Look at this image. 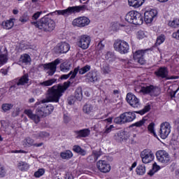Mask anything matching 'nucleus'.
I'll return each mask as SVG.
<instances>
[{"mask_svg":"<svg viewBox=\"0 0 179 179\" xmlns=\"http://www.w3.org/2000/svg\"><path fill=\"white\" fill-rule=\"evenodd\" d=\"M69 85H71V82L65 83L64 86L54 85L48 90L46 99L35 103V107L38 106L36 111L41 117H47L54 111V106L46 105L45 103H58L62 97V93H65V91L69 87Z\"/></svg>","mask_w":179,"mask_h":179,"instance_id":"1","label":"nucleus"},{"mask_svg":"<svg viewBox=\"0 0 179 179\" xmlns=\"http://www.w3.org/2000/svg\"><path fill=\"white\" fill-rule=\"evenodd\" d=\"M31 23L33 26H35V27L45 33L52 31L55 29V22L52 19L47 17H43L38 21L31 22Z\"/></svg>","mask_w":179,"mask_h":179,"instance_id":"2","label":"nucleus"},{"mask_svg":"<svg viewBox=\"0 0 179 179\" xmlns=\"http://www.w3.org/2000/svg\"><path fill=\"white\" fill-rule=\"evenodd\" d=\"M134 90L137 93L143 94H151V96H159L160 94V88L154 85L136 82Z\"/></svg>","mask_w":179,"mask_h":179,"instance_id":"3","label":"nucleus"},{"mask_svg":"<svg viewBox=\"0 0 179 179\" xmlns=\"http://www.w3.org/2000/svg\"><path fill=\"white\" fill-rule=\"evenodd\" d=\"M125 21L132 24L139 25L143 24V16L138 11H129L125 15Z\"/></svg>","mask_w":179,"mask_h":179,"instance_id":"4","label":"nucleus"},{"mask_svg":"<svg viewBox=\"0 0 179 179\" xmlns=\"http://www.w3.org/2000/svg\"><path fill=\"white\" fill-rule=\"evenodd\" d=\"M135 112H125L121 114L119 117L114 119L113 122L115 124H118L120 125L122 124H127V122H132L135 118H136V115Z\"/></svg>","mask_w":179,"mask_h":179,"instance_id":"5","label":"nucleus"},{"mask_svg":"<svg viewBox=\"0 0 179 179\" xmlns=\"http://www.w3.org/2000/svg\"><path fill=\"white\" fill-rule=\"evenodd\" d=\"M85 9H86V6L85 5L76 6L68 7L66 9L64 10H56L55 13H57V15H62V16L68 17V16L73 13H79V12H82V10H85Z\"/></svg>","mask_w":179,"mask_h":179,"instance_id":"6","label":"nucleus"},{"mask_svg":"<svg viewBox=\"0 0 179 179\" xmlns=\"http://www.w3.org/2000/svg\"><path fill=\"white\" fill-rule=\"evenodd\" d=\"M113 47L115 51H117L120 54H128L129 52V44H128L125 41H115Z\"/></svg>","mask_w":179,"mask_h":179,"instance_id":"7","label":"nucleus"},{"mask_svg":"<svg viewBox=\"0 0 179 179\" xmlns=\"http://www.w3.org/2000/svg\"><path fill=\"white\" fill-rule=\"evenodd\" d=\"M156 156L158 162L162 163V164H164V166H167V164L171 162L170 155H169V152L164 150H158L156 152Z\"/></svg>","mask_w":179,"mask_h":179,"instance_id":"8","label":"nucleus"},{"mask_svg":"<svg viewBox=\"0 0 179 179\" xmlns=\"http://www.w3.org/2000/svg\"><path fill=\"white\" fill-rule=\"evenodd\" d=\"M59 64H61V61L59 59H56L50 63L43 64L44 71H46L49 76H52L57 72V65H59Z\"/></svg>","mask_w":179,"mask_h":179,"instance_id":"9","label":"nucleus"},{"mask_svg":"<svg viewBox=\"0 0 179 179\" xmlns=\"http://www.w3.org/2000/svg\"><path fill=\"white\" fill-rule=\"evenodd\" d=\"M92 38L88 35H81L78 37L77 45L82 50H87L90 46Z\"/></svg>","mask_w":179,"mask_h":179,"instance_id":"10","label":"nucleus"},{"mask_svg":"<svg viewBox=\"0 0 179 179\" xmlns=\"http://www.w3.org/2000/svg\"><path fill=\"white\" fill-rule=\"evenodd\" d=\"M171 132V124L169 122H164L160 124L159 135L162 139H166Z\"/></svg>","mask_w":179,"mask_h":179,"instance_id":"11","label":"nucleus"},{"mask_svg":"<svg viewBox=\"0 0 179 179\" xmlns=\"http://www.w3.org/2000/svg\"><path fill=\"white\" fill-rule=\"evenodd\" d=\"M126 100L129 106L133 107V108H141V107H142V104L141 103L139 99L132 93H128L127 94Z\"/></svg>","mask_w":179,"mask_h":179,"instance_id":"12","label":"nucleus"},{"mask_svg":"<svg viewBox=\"0 0 179 179\" xmlns=\"http://www.w3.org/2000/svg\"><path fill=\"white\" fill-rule=\"evenodd\" d=\"M141 158L144 164H148L153 162L155 159V154H153L152 150L145 149L141 152Z\"/></svg>","mask_w":179,"mask_h":179,"instance_id":"13","label":"nucleus"},{"mask_svg":"<svg viewBox=\"0 0 179 179\" xmlns=\"http://www.w3.org/2000/svg\"><path fill=\"white\" fill-rule=\"evenodd\" d=\"M155 75L157 78H161L162 79H166V80H170V79H177L174 76H169V69L166 66H161L155 71Z\"/></svg>","mask_w":179,"mask_h":179,"instance_id":"14","label":"nucleus"},{"mask_svg":"<svg viewBox=\"0 0 179 179\" xmlns=\"http://www.w3.org/2000/svg\"><path fill=\"white\" fill-rule=\"evenodd\" d=\"M72 24L74 27H85V26L90 24V20L87 17H80L74 19L72 22Z\"/></svg>","mask_w":179,"mask_h":179,"instance_id":"15","label":"nucleus"},{"mask_svg":"<svg viewBox=\"0 0 179 179\" xmlns=\"http://www.w3.org/2000/svg\"><path fill=\"white\" fill-rule=\"evenodd\" d=\"M156 16H157V10L154 9L147 10L144 13V20L147 24L152 23Z\"/></svg>","mask_w":179,"mask_h":179,"instance_id":"16","label":"nucleus"},{"mask_svg":"<svg viewBox=\"0 0 179 179\" xmlns=\"http://www.w3.org/2000/svg\"><path fill=\"white\" fill-rule=\"evenodd\" d=\"M79 71V68H76L74 69L73 71H70L69 74H64V75H62L61 77H60V79L62 80H66L68 78H69V80L66 81V82H64L63 85H59L57 86H64L65 85V83H68V82H70V85L69 86H71V80H72V79H75V78H76V76L78 75V72Z\"/></svg>","mask_w":179,"mask_h":179,"instance_id":"17","label":"nucleus"},{"mask_svg":"<svg viewBox=\"0 0 179 179\" xmlns=\"http://www.w3.org/2000/svg\"><path fill=\"white\" fill-rule=\"evenodd\" d=\"M96 167L101 173H109L111 170V166L105 160H99L96 163Z\"/></svg>","mask_w":179,"mask_h":179,"instance_id":"18","label":"nucleus"},{"mask_svg":"<svg viewBox=\"0 0 179 179\" xmlns=\"http://www.w3.org/2000/svg\"><path fill=\"white\" fill-rule=\"evenodd\" d=\"M24 114L30 118V120H32L35 124H38L41 121V117L40 115L37 113V109L36 110V114L33 113V110L30 109H27L24 110Z\"/></svg>","mask_w":179,"mask_h":179,"instance_id":"19","label":"nucleus"},{"mask_svg":"<svg viewBox=\"0 0 179 179\" xmlns=\"http://www.w3.org/2000/svg\"><path fill=\"white\" fill-rule=\"evenodd\" d=\"M145 50H137L134 54V59L135 62H138V64H141V65H143L145 64Z\"/></svg>","mask_w":179,"mask_h":179,"instance_id":"20","label":"nucleus"},{"mask_svg":"<svg viewBox=\"0 0 179 179\" xmlns=\"http://www.w3.org/2000/svg\"><path fill=\"white\" fill-rule=\"evenodd\" d=\"M56 49L60 54H66L71 50V45L66 42H61L57 44Z\"/></svg>","mask_w":179,"mask_h":179,"instance_id":"21","label":"nucleus"},{"mask_svg":"<svg viewBox=\"0 0 179 179\" xmlns=\"http://www.w3.org/2000/svg\"><path fill=\"white\" fill-rule=\"evenodd\" d=\"M29 83V74H24L22 76L15 85L10 87V89H17V86H23Z\"/></svg>","mask_w":179,"mask_h":179,"instance_id":"22","label":"nucleus"},{"mask_svg":"<svg viewBox=\"0 0 179 179\" xmlns=\"http://www.w3.org/2000/svg\"><path fill=\"white\" fill-rule=\"evenodd\" d=\"M23 143L25 146H27V148H31V146H35V148H40L43 145V143H36L34 142V139L30 137H27L26 138H24V140L23 141Z\"/></svg>","mask_w":179,"mask_h":179,"instance_id":"23","label":"nucleus"},{"mask_svg":"<svg viewBox=\"0 0 179 179\" xmlns=\"http://www.w3.org/2000/svg\"><path fill=\"white\" fill-rule=\"evenodd\" d=\"M87 79L89 82L94 83L95 82H99L100 77L99 76V74H97V71H91L87 74Z\"/></svg>","mask_w":179,"mask_h":179,"instance_id":"24","label":"nucleus"},{"mask_svg":"<svg viewBox=\"0 0 179 179\" xmlns=\"http://www.w3.org/2000/svg\"><path fill=\"white\" fill-rule=\"evenodd\" d=\"M127 134L128 133L127 131H120L114 135L113 138L117 142H122L124 139L128 138Z\"/></svg>","mask_w":179,"mask_h":179,"instance_id":"25","label":"nucleus"},{"mask_svg":"<svg viewBox=\"0 0 179 179\" xmlns=\"http://www.w3.org/2000/svg\"><path fill=\"white\" fill-rule=\"evenodd\" d=\"M101 156V152L100 151H92V154L87 157V161L90 163H94Z\"/></svg>","mask_w":179,"mask_h":179,"instance_id":"26","label":"nucleus"},{"mask_svg":"<svg viewBox=\"0 0 179 179\" xmlns=\"http://www.w3.org/2000/svg\"><path fill=\"white\" fill-rule=\"evenodd\" d=\"M75 132L77 135V139H80V138H87V136H89V135H90V130L87 129L76 131Z\"/></svg>","mask_w":179,"mask_h":179,"instance_id":"27","label":"nucleus"},{"mask_svg":"<svg viewBox=\"0 0 179 179\" xmlns=\"http://www.w3.org/2000/svg\"><path fill=\"white\" fill-rule=\"evenodd\" d=\"M14 24H15V19H10L8 20H6L2 22V26L3 29H6V30H10V29H12Z\"/></svg>","mask_w":179,"mask_h":179,"instance_id":"28","label":"nucleus"},{"mask_svg":"<svg viewBox=\"0 0 179 179\" xmlns=\"http://www.w3.org/2000/svg\"><path fill=\"white\" fill-rule=\"evenodd\" d=\"M101 71L103 75H108L109 73H111V67L108 63L103 62L101 66Z\"/></svg>","mask_w":179,"mask_h":179,"instance_id":"29","label":"nucleus"},{"mask_svg":"<svg viewBox=\"0 0 179 179\" xmlns=\"http://www.w3.org/2000/svg\"><path fill=\"white\" fill-rule=\"evenodd\" d=\"M129 5L133 6L134 8H139L143 5L145 0H128Z\"/></svg>","mask_w":179,"mask_h":179,"instance_id":"30","label":"nucleus"},{"mask_svg":"<svg viewBox=\"0 0 179 179\" xmlns=\"http://www.w3.org/2000/svg\"><path fill=\"white\" fill-rule=\"evenodd\" d=\"M73 157V154L71 150H65L60 153V157H62V159H64V160H69V159H71V157Z\"/></svg>","mask_w":179,"mask_h":179,"instance_id":"31","label":"nucleus"},{"mask_svg":"<svg viewBox=\"0 0 179 179\" xmlns=\"http://www.w3.org/2000/svg\"><path fill=\"white\" fill-rule=\"evenodd\" d=\"M31 62V58H30V55L27 54H24L21 55L20 58V62H22V64H25L27 65V64H30Z\"/></svg>","mask_w":179,"mask_h":179,"instance_id":"32","label":"nucleus"},{"mask_svg":"<svg viewBox=\"0 0 179 179\" xmlns=\"http://www.w3.org/2000/svg\"><path fill=\"white\" fill-rule=\"evenodd\" d=\"M55 82H57V79L52 78V79L43 81L42 83H40L39 85L40 86H43V87H47L48 86H52V85H54Z\"/></svg>","mask_w":179,"mask_h":179,"instance_id":"33","label":"nucleus"},{"mask_svg":"<svg viewBox=\"0 0 179 179\" xmlns=\"http://www.w3.org/2000/svg\"><path fill=\"white\" fill-rule=\"evenodd\" d=\"M60 71L62 72H69L71 71V64L68 62H64L60 64Z\"/></svg>","mask_w":179,"mask_h":179,"instance_id":"34","label":"nucleus"},{"mask_svg":"<svg viewBox=\"0 0 179 179\" xmlns=\"http://www.w3.org/2000/svg\"><path fill=\"white\" fill-rule=\"evenodd\" d=\"M73 150L76 153H78V155H81V156H86V150L82 149L79 145H74L73 147Z\"/></svg>","mask_w":179,"mask_h":179,"instance_id":"35","label":"nucleus"},{"mask_svg":"<svg viewBox=\"0 0 179 179\" xmlns=\"http://www.w3.org/2000/svg\"><path fill=\"white\" fill-rule=\"evenodd\" d=\"M136 171L138 176H143L145 173H146V166H145L143 164L138 165Z\"/></svg>","mask_w":179,"mask_h":179,"instance_id":"36","label":"nucleus"},{"mask_svg":"<svg viewBox=\"0 0 179 179\" xmlns=\"http://www.w3.org/2000/svg\"><path fill=\"white\" fill-rule=\"evenodd\" d=\"M33 136L36 139H40V138H48V136H50V134L45 131H40L39 133L34 134Z\"/></svg>","mask_w":179,"mask_h":179,"instance_id":"37","label":"nucleus"},{"mask_svg":"<svg viewBox=\"0 0 179 179\" xmlns=\"http://www.w3.org/2000/svg\"><path fill=\"white\" fill-rule=\"evenodd\" d=\"M75 98L80 101L83 99V94L82 93V87H79L76 90L75 92Z\"/></svg>","mask_w":179,"mask_h":179,"instance_id":"38","label":"nucleus"},{"mask_svg":"<svg viewBox=\"0 0 179 179\" xmlns=\"http://www.w3.org/2000/svg\"><path fill=\"white\" fill-rule=\"evenodd\" d=\"M17 166L21 171H27V169L30 168V166L24 162H19Z\"/></svg>","mask_w":179,"mask_h":179,"instance_id":"39","label":"nucleus"},{"mask_svg":"<svg viewBox=\"0 0 179 179\" xmlns=\"http://www.w3.org/2000/svg\"><path fill=\"white\" fill-rule=\"evenodd\" d=\"M78 68V71L80 75H85V73H86L87 72H89V71H90V69H92V67L90 65H86L83 68L79 69Z\"/></svg>","mask_w":179,"mask_h":179,"instance_id":"40","label":"nucleus"},{"mask_svg":"<svg viewBox=\"0 0 179 179\" xmlns=\"http://www.w3.org/2000/svg\"><path fill=\"white\" fill-rule=\"evenodd\" d=\"M146 120L143 118L141 120H139L131 125V127H136L137 128H141V127H145Z\"/></svg>","mask_w":179,"mask_h":179,"instance_id":"41","label":"nucleus"},{"mask_svg":"<svg viewBox=\"0 0 179 179\" xmlns=\"http://www.w3.org/2000/svg\"><path fill=\"white\" fill-rule=\"evenodd\" d=\"M169 26L173 27V29H177L179 27V18H176L172 21L169 22Z\"/></svg>","mask_w":179,"mask_h":179,"instance_id":"42","label":"nucleus"},{"mask_svg":"<svg viewBox=\"0 0 179 179\" xmlns=\"http://www.w3.org/2000/svg\"><path fill=\"white\" fill-rule=\"evenodd\" d=\"M83 111L85 114H90L93 111V106L90 103H87L83 106Z\"/></svg>","mask_w":179,"mask_h":179,"instance_id":"43","label":"nucleus"},{"mask_svg":"<svg viewBox=\"0 0 179 179\" xmlns=\"http://www.w3.org/2000/svg\"><path fill=\"white\" fill-rule=\"evenodd\" d=\"M164 41H166V36L161 34L157 36L155 45H160L161 44H163Z\"/></svg>","mask_w":179,"mask_h":179,"instance_id":"44","label":"nucleus"},{"mask_svg":"<svg viewBox=\"0 0 179 179\" xmlns=\"http://www.w3.org/2000/svg\"><path fill=\"white\" fill-rule=\"evenodd\" d=\"M150 110V105H147L144 107V108L139 111H136V114H140V115H143V114H146V113Z\"/></svg>","mask_w":179,"mask_h":179,"instance_id":"45","label":"nucleus"},{"mask_svg":"<svg viewBox=\"0 0 179 179\" xmlns=\"http://www.w3.org/2000/svg\"><path fill=\"white\" fill-rule=\"evenodd\" d=\"M148 129L150 134H152L155 138H157V134H156V132L155 131V123H150L148 127Z\"/></svg>","mask_w":179,"mask_h":179,"instance_id":"46","label":"nucleus"},{"mask_svg":"<svg viewBox=\"0 0 179 179\" xmlns=\"http://www.w3.org/2000/svg\"><path fill=\"white\" fill-rule=\"evenodd\" d=\"M6 62H8V57L6 55L2 54L0 49V65H3V64H6Z\"/></svg>","mask_w":179,"mask_h":179,"instance_id":"47","label":"nucleus"},{"mask_svg":"<svg viewBox=\"0 0 179 179\" xmlns=\"http://www.w3.org/2000/svg\"><path fill=\"white\" fill-rule=\"evenodd\" d=\"M114 128V125H110L109 127H107L105 130L101 131V135L102 136H107L108 134H110L111 129Z\"/></svg>","mask_w":179,"mask_h":179,"instance_id":"48","label":"nucleus"},{"mask_svg":"<svg viewBox=\"0 0 179 179\" xmlns=\"http://www.w3.org/2000/svg\"><path fill=\"white\" fill-rule=\"evenodd\" d=\"M2 110L6 113V111H9L11 108H13V105L11 103H3L1 106Z\"/></svg>","mask_w":179,"mask_h":179,"instance_id":"49","label":"nucleus"},{"mask_svg":"<svg viewBox=\"0 0 179 179\" xmlns=\"http://www.w3.org/2000/svg\"><path fill=\"white\" fill-rule=\"evenodd\" d=\"M45 170L44 169H39L37 171L34 173V177L36 178H40L42 176H44Z\"/></svg>","mask_w":179,"mask_h":179,"instance_id":"50","label":"nucleus"},{"mask_svg":"<svg viewBox=\"0 0 179 179\" xmlns=\"http://www.w3.org/2000/svg\"><path fill=\"white\" fill-rule=\"evenodd\" d=\"M6 176V170L5 169V166L0 164V178H3Z\"/></svg>","mask_w":179,"mask_h":179,"instance_id":"51","label":"nucleus"},{"mask_svg":"<svg viewBox=\"0 0 179 179\" xmlns=\"http://www.w3.org/2000/svg\"><path fill=\"white\" fill-rule=\"evenodd\" d=\"M29 20V15L27 13H25L22 15V16L20 18V22L22 23H26Z\"/></svg>","mask_w":179,"mask_h":179,"instance_id":"52","label":"nucleus"},{"mask_svg":"<svg viewBox=\"0 0 179 179\" xmlns=\"http://www.w3.org/2000/svg\"><path fill=\"white\" fill-rule=\"evenodd\" d=\"M146 37V34L143 31H138L137 32V38L138 40H142V38H145Z\"/></svg>","mask_w":179,"mask_h":179,"instance_id":"53","label":"nucleus"},{"mask_svg":"<svg viewBox=\"0 0 179 179\" xmlns=\"http://www.w3.org/2000/svg\"><path fill=\"white\" fill-rule=\"evenodd\" d=\"M42 14H43V11H38L32 15V20H37V19H38V17H40V15H41Z\"/></svg>","mask_w":179,"mask_h":179,"instance_id":"54","label":"nucleus"},{"mask_svg":"<svg viewBox=\"0 0 179 179\" xmlns=\"http://www.w3.org/2000/svg\"><path fill=\"white\" fill-rule=\"evenodd\" d=\"M96 50L98 51H101L102 50H104V44L102 41H101L96 45Z\"/></svg>","mask_w":179,"mask_h":179,"instance_id":"55","label":"nucleus"},{"mask_svg":"<svg viewBox=\"0 0 179 179\" xmlns=\"http://www.w3.org/2000/svg\"><path fill=\"white\" fill-rule=\"evenodd\" d=\"M20 113V108H16L12 113V117H17Z\"/></svg>","mask_w":179,"mask_h":179,"instance_id":"56","label":"nucleus"},{"mask_svg":"<svg viewBox=\"0 0 179 179\" xmlns=\"http://www.w3.org/2000/svg\"><path fill=\"white\" fill-rule=\"evenodd\" d=\"M114 58V54L111 52H108L106 55V59H111Z\"/></svg>","mask_w":179,"mask_h":179,"instance_id":"57","label":"nucleus"},{"mask_svg":"<svg viewBox=\"0 0 179 179\" xmlns=\"http://www.w3.org/2000/svg\"><path fill=\"white\" fill-rule=\"evenodd\" d=\"M152 170H154L155 173H157L159 170H160V166L155 162L152 165Z\"/></svg>","mask_w":179,"mask_h":179,"instance_id":"58","label":"nucleus"},{"mask_svg":"<svg viewBox=\"0 0 179 179\" xmlns=\"http://www.w3.org/2000/svg\"><path fill=\"white\" fill-rule=\"evenodd\" d=\"M172 37L176 40H179V29L176 32L173 33Z\"/></svg>","mask_w":179,"mask_h":179,"instance_id":"59","label":"nucleus"},{"mask_svg":"<svg viewBox=\"0 0 179 179\" xmlns=\"http://www.w3.org/2000/svg\"><path fill=\"white\" fill-rule=\"evenodd\" d=\"M64 121L65 122V124H68V122H69V121H71V118H69V117L66 115H64Z\"/></svg>","mask_w":179,"mask_h":179,"instance_id":"60","label":"nucleus"},{"mask_svg":"<svg viewBox=\"0 0 179 179\" xmlns=\"http://www.w3.org/2000/svg\"><path fill=\"white\" fill-rule=\"evenodd\" d=\"M155 173L156 172L152 169L151 170L149 171V172L148 173V175L150 176V177H153Z\"/></svg>","mask_w":179,"mask_h":179,"instance_id":"61","label":"nucleus"},{"mask_svg":"<svg viewBox=\"0 0 179 179\" xmlns=\"http://www.w3.org/2000/svg\"><path fill=\"white\" fill-rule=\"evenodd\" d=\"M11 153H27V152L22 150H13L11 151Z\"/></svg>","mask_w":179,"mask_h":179,"instance_id":"62","label":"nucleus"},{"mask_svg":"<svg viewBox=\"0 0 179 179\" xmlns=\"http://www.w3.org/2000/svg\"><path fill=\"white\" fill-rule=\"evenodd\" d=\"M105 121H107L109 124H111L113 122V117H109L108 119H106Z\"/></svg>","mask_w":179,"mask_h":179,"instance_id":"63","label":"nucleus"},{"mask_svg":"<svg viewBox=\"0 0 179 179\" xmlns=\"http://www.w3.org/2000/svg\"><path fill=\"white\" fill-rule=\"evenodd\" d=\"M66 179H73V176H70V175H66Z\"/></svg>","mask_w":179,"mask_h":179,"instance_id":"64","label":"nucleus"}]
</instances>
